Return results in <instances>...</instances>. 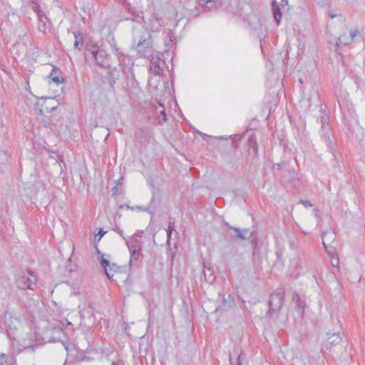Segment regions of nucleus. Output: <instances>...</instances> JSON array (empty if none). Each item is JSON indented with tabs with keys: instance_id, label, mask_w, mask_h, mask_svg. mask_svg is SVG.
Segmentation results:
<instances>
[{
	"instance_id": "nucleus-3",
	"label": "nucleus",
	"mask_w": 365,
	"mask_h": 365,
	"mask_svg": "<svg viewBox=\"0 0 365 365\" xmlns=\"http://www.w3.org/2000/svg\"><path fill=\"white\" fill-rule=\"evenodd\" d=\"M357 37L365 38V26L361 29H347L346 31L339 36L337 43L348 45L351 43Z\"/></svg>"
},
{
	"instance_id": "nucleus-6",
	"label": "nucleus",
	"mask_w": 365,
	"mask_h": 365,
	"mask_svg": "<svg viewBox=\"0 0 365 365\" xmlns=\"http://www.w3.org/2000/svg\"><path fill=\"white\" fill-rule=\"evenodd\" d=\"M126 245L130 254V263L133 261H137L141 250L140 242L135 237L133 236L129 240L126 241Z\"/></svg>"
},
{
	"instance_id": "nucleus-24",
	"label": "nucleus",
	"mask_w": 365,
	"mask_h": 365,
	"mask_svg": "<svg viewBox=\"0 0 365 365\" xmlns=\"http://www.w3.org/2000/svg\"><path fill=\"white\" fill-rule=\"evenodd\" d=\"M297 298V304H298V307L299 309L301 310V311H303L304 310V304L303 302L300 301L299 300V297L298 294H296L293 299L294 298Z\"/></svg>"
},
{
	"instance_id": "nucleus-5",
	"label": "nucleus",
	"mask_w": 365,
	"mask_h": 365,
	"mask_svg": "<svg viewBox=\"0 0 365 365\" xmlns=\"http://www.w3.org/2000/svg\"><path fill=\"white\" fill-rule=\"evenodd\" d=\"M284 292L282 289H279L273 292L269 301L270 309L273 311L279 310L284 304Z\"/></svg>"
},
{
	"instance_id": "nucleus-37",
	"label": "nucleus",
	"mask_w": 365,
	"mask_h": 365,
	"mask_svg": "<svg viewBox=\"0 0 365 365\" xmlns=\"http://www.w3.org/2000/svg\"><path fill=\"white\" fill-rule=\"evenodd\" d=\"M143 232V230H138V231L135 233V235H134L133 236L135 237V235H140V234H142Z\"/></svg>"
},
{
	"instance_id": "nucleus-34",
	"label": "nucleus",
	"mask_w": 365,
	"mask_h": 365,
	"mask_svg": "<svg viewBox=\"0 0 365 365\" xmlns=\"http://www.w3.org/2000/svg\"><path fill=\"white\" fill-rule=\"evenodd\" d=\"M106 233V231H103L102 230H101L98 232V235H100L101 237H102Z\"/></svg>"
},
{
	"instance_id": "nucleus-33",
	"label": "nucleus",
	"mask_w": 365,
	"mask_h": 365,
	"mask_svg": "<svg viewBox=\"0 0 365 365\" xmlns=\"http://www.w3.org/2000/svg\"><path fill=\"white\" fill-rule=\"evenodd\" d=\"M287 4H288V0H282L281 4L279 6L284 7L285 5H287Z\"/></svg>"
},
{
	"instance_id": "nucleus-17",
	"label": "nucleus",
	"mask_w": 365,
	"mask_h": 365,
	"mask_svg": "<svg viewBox=\"0 0 365 365\" xmlns=\"http://www.w3.org/2000/svg\"><path fill=\"white\" fill-rule=\"evenodd\" d=\"M205 279L209 283L212 284L215 280V275L210 268H206L203 270Z\"/></svg>"
},
{
	"instance_id": "nucleus-21",
	"label": "nucleus",
	"mask_w": 365,
	"mask_h": 365,
	"mask_svg": "<svg viewBox=\"0 0 365 365\" xmlns=\"http://www.w3.org/2000/svg\"><path fill=\"white\" fill-rule=\"evenodd\" d=\"M55 73H56V67H53V68L50 74V77L52 78V81L53 82L56 83L57 84L62 83L63 79L60 78L58 76H54Z\"/></svg>"
},
{
	"instance_id": "nucleus-38",
	"label": "nucleus",
	"mask_w": 365,
	"mask_h": 365,
	"mask_svg": "<svg viewBox=\"0 0 365 365\" xmlns=\"http://www.w3.org/2000/svg\"><path fill=\"white\" fill-rule=\"evenodd\" d=\"M199 134H200V135L203 136L204 138L207 137V135L206 134L202 133H201V132H199Z\"/></svg>"
},
{
	"instance_id": "nucleus-16",
	"label": "nucleus",
	"mask_w": 365,
	"mask_h": 365,
	"mask_svg": "<svg viewBox=\"0 0 365 365\" xmlns=\"http://www.w3.org/2000/svg\"><path fill=\"white\" fill-rule=\"evenodd\" d=\"M231 229L234 230L237 234V237L239 239L245 240L250 237V231L249 230H241L240 228L230 227Z\"/></svg>"
},
{
	"instance_id": "nucleus-1",
	"label": "nucleus",
	"mask_w": 365,
	"mask_h": 365,
	"mask_svg": "<svg viewBox=\"0 0 365 365\" xmlns=\"http://www.w3.org/2000/svg\"><path fill=\"white\" fill-rule=\"evenodd\" d=\"M143 26L142 29L145 30L146 33L140 37L137 44L138 55L140 58H145L153 53V49L151 46L150 34L148 31L151 24H145Z\"/></svg>"
},
{
	"instance_id": "nucleus-8",
	"label": "nucleus",
	"mask_w": 365,
	"mask_h": 365,
	"mask_svg": "<svg viewBox=\"0 0 365 365\" xmlns=\"http://www.w3.org/2000/svg\"><path fill=\"white\" fill-rule=\"evenodd\" d=\"M101 264L104 267L107 277L109 279H111L113 275V272H115L118 267L115 264H110L109 261L106 259L103 255L101 257Z\"/></svg>"
},
{
	"instance_id": "nucleus-14",
	"label": "nucleus",
	"mask_w": 365,
	"mask_h": 365,
	"mask_svg": "<svg viewBox=\"0 0 365 365\" xmlns=\"http://www.w3.org/2000/svg\"><path fill=\"white\" fill-rule=\"evenodd\" d=\"M322 118V121H323V124H322V132L323 133L325 141L328 144H330L331 143V140H330V136L329 135V128H328V125H326V123L328 120V118L327 116H324Z\"/></svg>"
},
{
	"instance_id": "nucleus-13",
	"label": "nucleus",
	"mask_w": 365,
	"mask_h": 365,
	"mask_svg": "<svg viewBox=\"0 0 365 365\" xmlns=\"http://www.w3.org/2000/svg\"><path fill=\"white\" fill-rule=\"evenodd\" d=\"M272 10H273V17L277 23H280L282 19V12L280 9V6L277 4L276 1H272Z\"/></svg>"
},
{
	"instance_id": "nucleus-18",
	"label": "nucleus",
	"mask_w": 365,
	"mask_h": 365,
	"mask_svg": "<svg viewBox=\"0 0 365 365\" xmlns=\"http://www.w3.org/2000/svg\"><path fill=\"white\" fill-rule=\"evenodd\" d=\"M341 340V336L339 333H333V334H329V337L327 339V342L331 344H339Z\"/></svg>"
},
{
	"instance_id": "nucleus-22",
	"label": "nucleus",
	"mask_w": 365,
	"mask_h": 365,
	"mask_svg": "<svg viewBox=\"0 0 365 365\" xmlns=\"http://www.w3.org/2000/svg\"><path fill=\"white\" fill-rule=\"evenodd\" d=\"M75 40L82 39L83 40V34L80 31H76L73 32Z\"/></svg>"
},
{
	"instance_id": "nucleus-29",
	"label": "nucleus",
	"mask_w": 365,
	"mask_h": 365,
	"mask_svg": "<svg viewBox=\"0 0 365 365\" xmlns=\"http://www.w3.org/2000/svg\"><path fill=\"white\" fill-rule=\"evenodd\" d=\"M165 230L166 231L173 232L174 230V222H170L169 225H168V229H166Z\"/></svg>"
},
{
	"instance_id": "nucleus-26",
	"label": "nucleus",
	"mask_w": 365,
	"mask_h": 365,
	"mask_svg": "<svg viewBox=\"0 0 365 365\" xmlns=\"http://www.w3.org/2000/svg\"><path fill=\"white\" fill-rule=\"evenodd\" d=\"M246 359L245 354L241 353L237 357V365H242V361Z\"/></svg>"
},
{
	"instance_id": "nucleus-4",
	"label": "nucleus",
	"mask_w": 365,
	"mask_h": 365,
	"mask_svg": "<svg viewBox=\"0 0 365 365\" xmlns=\"http://www.w3.org/2000/svg\"><path fill=\"white\" fill-rule=\"evenodd\" d=\"M165 61L162 60L160 53L155 52L151 55L150 65L149 70L155 76L161 75L163 71Z\"/></svg>"
},
{
	"instance_id": "nucleus-19",
	"label": "nucleus",
	"mask_w": 365,
	"mask_h": 365,
	"mask_svg": "<svg viewBox=\"0 0 365 365\" xmlns=\"http://www.w3.org/2000/svg\"><path fill=\"white\" fill-rule=\"evenodd\" d=\"M302 358L303 354L301 352L296 353L292 359V365H305V362Z\"/></svg>"
},
{
	"instance_id": "nucleus-30",
	"label": "nucleus",
	"mask_w": 365,
	"mask_h": 365,
	"mask_svg": "<svg viewBox=\"0 0 365 365\" xmlns=\"http://www.w3.org/2000/svg\"><path fill=\"white\" fill-rule=\"evenodd\" d=\"M46 24H41V26H39L38 30L44 34L46 33Z\"/></svg>"
},
{
	"instance_id": "nucleus-27",
	"label": "nucleus",
	"mask_w": 365,
	"mask_h": 365,
	"mask_svg": "<svg viewBox=\"0 0 365 365\" xmlns=\"http://www.w3.org/2000/svg\"><path fill=\"white\" fill-rule=\"evenodd\" d=\"M300 203H302L306 207H310L313 206V205L309 200H302L300 201Z\"/></svg>"
},
{
	"instance_id": "nucleus-36",
	"label": "nucleus",
	"mask_w": 365,
	"mask_h": 365,
	"mask_svg": "<svg viewBox=\"0 0 365 365\" xmlns=\"http://www.w3.org/2000/svg\"><path fill=\"white\" fill-rule=\"evenodd\" d=\"M59 341V339H56V338L50 339L48 340L49 342H56V341Z\"/></svg>"
},
{
	"instance_id": "nucleus-25",
	"label": "nucleus",
	"mask_w": 365,
	"mask_h": 365,
	"mask_svg": "<svg viewBox=\"0 0 365 365\" xmlns=\"http://www.w3.org/2000/svg\"><path fill=\"white\" fill-rule=\"evenodd\" d=\"M83 43V40L79 39V40H75L74 42V48L77 50H81V47Z\"/></svg>"
},
{
	"instance_id": "nucleus-11",
	"label": "nucleus",
	"mask_w": 365,
	"mask_h": 365,
	"mask_svg": "<svg viewBox=\"0 0 365 365\" xmlns=\"http://www.w3.org/2000/svg\"><path fill=\"white\" fill-rule=\"evenodd\" d=\"M336 238V235L333 230L324 232L322 233L323 245L327 251L328 245L332 242Z\"/></svg>"
},
{
	"instance_id": "nucleus-40",
	"label": "nucleus",
	"mask_w": 365,
	"mask_h": 365,
	"mask_svg": "<svg viewBox=\"0 0 365 365\" xmlns=\"http://www.w3.org/2000/svg\"><path fill=\"white\" fill-rule=\"evenodd\" d=\"M66 321H67V324L68 325H72L71 322H68V320H66Z\"/></svg>"
},
{
	"instance_id": "nucleus-31",
	"label": "nucleus",
	"mask_w": 365,
	"mask_h": 365,
	"mask_svg": "<svg viewBox=\"0 0 365 365\" xmlns=\"http://www.w3.org/2000/svg\"><path fill=\"white\" fill-rule=\"evenodd\" d=\"M166 232H167V242L169 243L173 232L166 231Z\"/></svg>"
},
{
	"instance_id": "nucleus-28",
	"label": "nucleus",
	"mask_w": 365,
	"mask_h": 365,
	"mask_svg": "<svg viewBox=\"0 0 365 365\" xmlns=\"http://www.w3.org/2000/svg\"><path fill=\"white\" fill-rule=\"evenodd\" d=\"M331 19H334V17H338L339 21H344L343 16L341 14H329Z\"/></svg>"
},
{
	"instance_id": "nucleus-41",
	"label": "nucleus",
	"mask_w": 365,
	"mask_h": 365,
	"mask_svg": "<svg viewBox=\"0 0 365 365\" xmlns=\"http://www.w3.org/2000/svg\"><path fill=\"white\" fill-rule=\"evenodd\" d=\"M302 233L304 234V235L307 234V232L306 231H302Z\"/></svg>"
},
{
	"instance_id": "nucleus-32",
	"label": "nucleus",
	"mask_w": 365,
	"mask_h": 365,
	"mask_svg": "<svg viewBox=\"0 0 365 365\" xmlns=\"http://www.w3.org/2000/svg\"><path fill=\"white\" fill-rule=\"evenodd\" d=\"M115 232H117L118 234H120L121 236L123 235V231L121 230L118 226H116L115 229L114 230Z\"/></svg>"
},
{
	"instance_id": "nucleus-7",
	"label": "nucleus",
	"mask_w": 365,
	"mask_h": 365,
	"mask_svg": "<svg viewBox=\"0 0 365 365\" xmlns=\"http://www.w3.org/2000/svg\"><path fill=\"white\" fill-rule=\"evenodd\" d=\"M18 286L21 289H33L35 284V277L31 272L23 274L17 281Z\"/></svg>"
},
{
	"instance_id": "nucleus-42",
	"label": "nucleus",
	"mask_w": 365,
	"mask_h": 365,
	"mask_svg": "<svg viewBox=\"0 0 365 365\" xmlns=\"http://www.w3.org/2000/svg\"><path fill=\"white\" fill-rule=\"evenodd\" d=\"M112 365H115V364L114 362H113Z\"/></svg>"
},
{
	"instance_id": "nucleus-10",
	"label": "nucleus",
	"mask_w": 365,
	"mask_h": 365,
	"mask_svg": "<svg viewBox=\"0 0 365 365\" xmlns=\"http://www.w3.org/2000/svg\"><path fill=\"white\" fill-rule=\"evenodd\" d=\"M57 103L55 101L53 98H46L43 104H42V108L40 109L41 113L43 112H51L52 110H54L57 108Z\"/></svg>"
},
{
	"instance_id": "nucleus-15",
	"label": "nucleus",
	"mask_w": 365,
	"mask_h": 365,
	"mask_svg": "<svg viewBox=\"0 0 365 365\" xmlns=\"http://www.w3.org/2000/svg\"><path fill=\"white\" fill-rule=\"evenodd\" d=\"M248 146L250 149L253 150V153L255 155H257V138L255 135H251L248 138Z\"/></svg>"
},
{
	"instance_id": "nucleus-2",
	"label": "nucleus",
	"mask_w": 365,
	"mask_h": 365,
	"mask_svg": "<svg viewBox=\"0 0 365 365\" xmlns=\"http://www.w3.org/2000/svg\"><path fill=\"white\" fill-rule=\"evenodd\" d=\"M91 52L98 66L104 68H110V56L104 49L95 45L91 46Z\"/></svg>"
},
{
	"instance_id": "nucleus-12",
	"label": "nucleus",
	"mask_w": 365,
	"mask_h": 365,
	"mask_svg": "<svg viewBox=\"0 0 365 365\" xmlns=\"http://www.w3.org/2000/svg\"><path fill=\"white\" fill-rule=\"evenodd\" d=\"M199 4L202 6H205L207 11H211L220 6L221 2L219 0H200Z\"/></svg>"
},
{
	"instance_id": "nucleus-35",
	"label": "nucleus",
	"mask_w": 365,
	"mask_h": 365,
	"mask_svg": "<svg viewBox=\"0 0 365 365\" xmlns=\"http://www.w3.org/2000/svg\"><path fill=\"white\" fill-rule=\"evenodd\" d=\"M282 165L280 163H277L273 165L274 168H276L277 169H279L281 168Z\"/></svg>"
},
{
	"instance_id": "nucleus-39",
	"label": "nucleus",
	"mask_w": 365,
	"mask_h": 365,
	"mask_svg": "<svg viewBox=\"0 0 365 365\" xmlns=\"http://www.w3.org/2000/svg\"><path fill=\"white\" fill-rule=\"evenodd\" d=\"M53 331H57V332H61V329H53Z\"/></svg>"
},
{
	"instance_id": "nucleus-23",
	"label": "nucleus",
	"mask_w": 365,
	"mask_h": 365,
	"mask_svg": "<svg viewBox=\"0 0 365 365\" xmlns=\"http://www.w3.org/2000/svg\"><path fill=\"white\" fill-rule=\"evenodd\" d=\"M0 365H8L7 359L5 354H0Z\"/></svg>"
},
{
	"instance_id": "nucleus-20",
	"label": "nucleus",
	"mask_w": 365,
	"mask_h": 365,
	"mask_svg": "<svg viewBox=\"0 0 365 365\" xmlns=\"http://www.w3.org/2000/svg\"><path fill=\"white\" fill-rule=\"evenodd\" d=\"M159 106L163 108V110L159 111V113L158 114V118L160 122H165L167 118L166 114L165 113L164 106L162 103H159Z\"/></svg>"
},
{
	"instance_id": "nucleus-9",
	"label": "nucleus",
	"mask_w": 365,
	"mask_h": 365,
	"mask_svg": "<svg viewBox=\"0 0 365 365\" xmlns=\"http://www.w3.org/2000/svg\"><path fill=\"white\" fill-rule=\"evenodd\" d=\"M36 1V0H31L32 4H34L33 9L36 13L38 17V21L41 23H46L48 20L46 12L45 11L43 10L41 6L39 4H38Z\"/></svg>"
}]
</instances>
